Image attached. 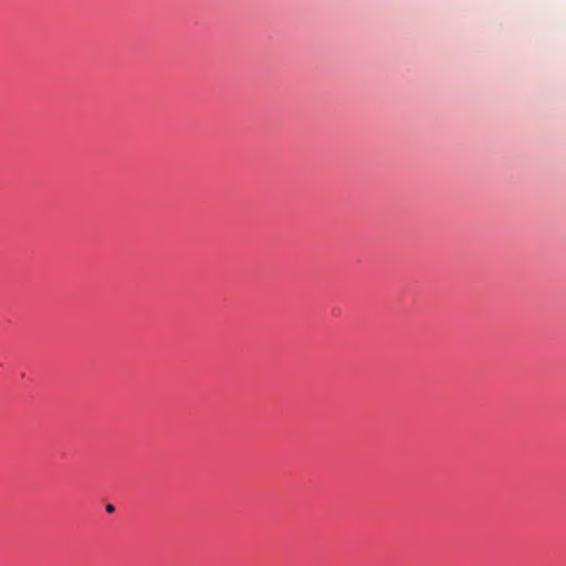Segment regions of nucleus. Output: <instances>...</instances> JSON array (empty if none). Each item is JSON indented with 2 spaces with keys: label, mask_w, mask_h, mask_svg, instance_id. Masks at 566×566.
<instances>
[{
  "label": "nucleus",
  "mask_w": 566,
  "mask_h": 566,
  "mask_svg": "<svg viewBox=\"0 0 566 566\" xmlns=\"http://www.w3.org/2000/svg\"><path fill=\"white\" fill-rule=\"evenodd\" d=\"M106 511H107L108 513H113V512L115 511V506H114L113 504H107V505H106Z\"/></svg>",
  "instance_id": "nucleus-1"
}]
</instances>
